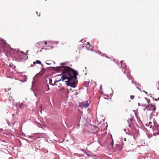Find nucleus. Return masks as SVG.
<instances>
[{"mask_svg":"<svg viewBox=\"0 0 159 159\" xmlns=\"http://www.w3.org/2000/svg\"><path fill=\"white\" fill-rule=\"evenodd\" d=\"M106 57H107L108 58H109V57H107V56H106Z\"/></svg>","mask_w":159,"mask_h":159,"instance_id":"51","label":"nucleus"},{"mask_svg":"<svg viewBox=\"0 0 159 159\" xmlns=\"http://www.w3.org/2000/svg\"><path fill=\"white\" fill-rule=\"evenodd\" d=\"M48 42L52 45H57L58 43V42L56 41H48Z\"/></svg>","mask_w":159,"mask_h":159,"instance_id":"11","label":"nucleus"},{"mask_svg":"<svg viewBox=\"0 0 159 159\" xmlns=\"http://www.w3.org/2000/svg\"><path fill=\"white\" fill-rule=\"evenodd\" d=\"M65 64V63H61V65H64Z\"/></svg>","mask_w":159,"mask_h":159,"instance_id":"38","label":"nucleus"},{"mask_svg":"<svg viewBox=\"0 0 159 159\" xmlns=\"http://www.w3.org/2000/svg\"><path fill=\"white\" fill-rule=\"evenodd\" d=\"M82 41H83V42H85V39H83L81 40L80 41V42H82Z\"/></svg>","mask_w":159,"mask_h":159,"instance_id":"31","label":"nucleus"},{"mask_svg":"<svg viewBox=\"0 0 159 159\" xmlns=\"http://www.w3.org/2000/svg\"><path fill=\"white\" fill-rule=\"evenodd\" d=\"M35 63L41 65L42 66L43 68V64H41V62L40 61L37 60L36 61V62H35Z\"/></svg>","mask_w":159,"mask_h":159,"instance_id":"14","label":"nucleus"},{"mask_svg":"<svg viewBox=\"0 0 159 159\" xmlns=\"http://www.w3.org/2000/svg\"><path fill=\"white\" fill-rule=\"evenodd\" d=\"M52 62L54 63V62L49 60V61H46V62H45V63L47 65H51L52 64Z\"/></svg>","mask_w":159,"mask_h":159,"instance_id":"13","label":"nucleus"},{"mask_svg":"<svg viewBox=\"0 0 159 159\" xmlns=\"http://www.w3.org/2000/svg\"><path fill=\"white\" fill-rule=\"evenodd\" d=\"M23 105L24 104L23 103H21L20 104L19 107H20V109L22 108V106H23Z\"/></svg>","mask_w":159,"mask_h":159,"instance_id":"19","label":"nucleus"},{"mask_svg":"<svg viewBox=\"0 0 159 159\" xmlns=\"http://www.w3.org/2000/svg\"><path fill=\"white\" fill-rule=\"evenodd\" d=\"M43 43L44 41H43L39 42L37 43V44H36V47H37V44H39V45H42L43 44Z\"/></svg>","mask_w":159,"mask_h":159,"instance_id":"16","label":"nucleus"},{"mask_svg":"<svg viewBox=\"0 0 159 159\" xmlns=\"http://www.w3.org/2000/svg\"><path fill=\"white\" fill-rule=\"evenodd\" d=\"M29 138H32V136H29Z\"/></svg>","mask_w":159,"mask_h":159,"instance_id":"45","label":"nucleus"},{"mask_svg":"<svg viewBox=\"0 0 159 159\" xmlns=\"http://www.w3.org/2000/svg\"><path fill=\"white\" fill-rule=\"evenodd\" d=\"M12 115V116H14V114H13Z\"/></svg>","mask_w":159,"mask_h":159,"instance_id":"52","label":"nucleus"},{"mask_svg":"<svg viewBox=\"0 0 159 159\" xmlns=\"http://www.w3.org/2000/svg\"><path fill=\"white\" fill-rule=\"evenodd\" d=\"M71 73V74L72 87L75 88L76 85L75 84V80L77 79V75H78V72L77 70H75L70 68Z\"/></svg>","mask_w":159,"mask_h":159,"instance_id":"2","label":"nucleus"},{"mask_svg":"<svg viewBox=\"0 0 159 159\" xmlns=\"http://www.w3.org/2000/svg\"><path fill=\"white\" fill-rule=\"evenodd\" d=\"M90 102L88 100L86 101V102L83 103V106L85 108H87L89 106Z\"/></svg>","mask_w":159,"mask_h":159,"instance_id":"6","label":"nucleus"},{"mask_svg":"<svg viewBox=\"0 0 159 159\" xmlns=\"http://www.w3.org/2000/svg\"><path fill=\"white\" fill-rule=\"evenodd\" d=\"M143 91L144 92V93H145L146 94H148V93L146 92V91H144V90H143Z\"/></svg>","mask_w":159,"mask_h":159,"instance_id":"37","label":"nucleus"},{"mask_svg":"<svg viewBox=\"0 0 159 159\" xmlns=\"http://www.w3.org/2000/svg\"><path fill=\"white\" fill-rule=\"evenodd\" d=\"M2 40L3 41H2L3 43H6L5 41L4 40H3L2 39Z\"/></svg>","mask_w":159,"mask_h":159,"instance_id":"39","label":"nucleus"},{"mask_svg":"<svg viewBox=\"0 0 159 159\" xmlns=\"http://www.w3.org/2000/svg\"><path fill=\"white\" fill-rule=\"evenodd\" d=\"M48 89H47V90H46V91H48Z\"/></svg>","mask_w":159,"mask_h":159,"instance_id":"54","label":"nucleus"},{"mask_svg":"<svg viewBox=\"0 0 159 159\" xmlns=\"http://www.w3.org/2000/svg\"><path fill=\"white\" fill-rule=\"evenodd\" d=\"M120 63H121V67L122 68L125 69V71H124V73L125 74L126 73V72H127V73H128V74H127V78H129V79L130 80V74L129 73V71L128 70V69H127L126 65L125 64V63H124V61H120Z\"/></svg>","mask_w":159,"mask_h":159,"instance_id":"3","label":"nucleus"},{"mask_svg":"<svg viewBox=\"0 0 159 159\" xmlns=\"http://www.w3.org/2000/svg\"><path fill=\"white\" fill-rule=\"evenodd\" d=\"M50 47V46L49 45H47L46 46V47Z\"/></svg>","mask_w":159,"mask_h":159,"instance_id":"46","label":"nucleus"},{"mask_svg":"<svg viewBox=\"0 0 159 159\" xmlns=\"http://www.w3.org/2000/svg\"><path fill=\"white\" fill-rule=\"evenodd\" d=\"M139 135V133L137 131L135 132V134H133V137L134 140H136V138Z\"/></svg>","mask_w":159,"mask_h":159,"instance_id":"10","label":"nucleus"},{"mask_svg":"<svg viewBox=\"0 0 159 159\" xmlns=\"http://www.w3.org/2000/svg\"><path fill=\"white\" fill-rule=\"evenodd\" d=\"M159 134V131L158 132V134H155L154 133H153V135L154 136H156V134L158 135Z\"/></svg>","mask_w":159,"mask_h":159,"instance_id":"33","label":"nucleus"},{"mask_svg":"<svg viewBox=\"0 0 159 159\" xmlns=\"http://www.w3.org/2000/svg\"><path fill=\"white\" fill-rule=\"evenodd\" d=\"M114 61H115V59H114Z\"/></svg>","mask_w":159,"mask_h":159,"instance_id":"56","label":"nucleus"},{"mask_svg":"<svg viewBox=\"0 0 159 159\" xmlns=\"http://www.w3.org/2000/svg\"><path fill=\"white\" fill-rule=\"evenodd\" d=\"M112 95H113V93L111 94V97L112 96Z\"/></svg>","mask_w":159,"mask_h":159,"instance_id":"50","label":"nucleus"},{"mask_svg":"<svg viewBox=\"0 0 159 159\" xmlns=\"http://www.w3.org/2000/svg\"><path fill=\"white\" fill-rule=\"evenodd\" d=\"M153 126L154 127L157 126V127H158V126L157 125V123H156V121L154 120H153Z\"/></svg>","mask_w":159,"mask_h":159,"instance_id":"15","label":"nucleus"},{"mask_svg":"<svg viewBox=\"0 0 159 159\" xmlns=\"http://www.w3.org/2000/svg\"><path fill=\"white\" fill-rule=\"evenodd\" d=\"M151 104H149V105H147L146 107H147V109L148 108H149V107H151Z\"/></svg>","mask_w":159,"mask_h":159,"instance_id":"25","label":"nucleus"},{"mask_svg":"<svg viewBox=\"0 0 159 159\" xmlns=\"http://www.w3.org/2000/svg\"><path fill=\"white\" fill-rule=\"evenodd\" d=\"M124 131H126V129H124Z\"/></svg>","mask_w":159,"mask_h":159,"instance_id":"49","label":"nucleus"},{"mask_svg":"<svg viewBox=\"0 0 159 159\" xmlns=\"http://www.w3.org/2000/svg\"><path fill=\"white\" fill-rule=\"evenodd\" d=\"M65 89L64 87H62L61 89H59V91H62L63 90H64Z\"/></svg>","mask_w":159,"mask_h":159,"instance_id":"24","label":"nucleus"},{"mask_svg":"<svg viewBox=\"0 0 159 159\" xmlns=\"http://www.w3.org/2000/svg\"><path fill=\"white\" fill-rule=\"evenodd\" d=\"M130 127H131V125H130V124H129V125H128Z\"/></svg>","mask_w":159,"mask_h":159,"instance_id":"44","label":"nucleus"},{"mask_svg":"<svg viewBox=\"0 0 159 159\" xmlns=\"http://www.w3.org/2000/svg\"><path fill=\"white\" fill-rule=\"evenodd\" d=\"M151 107H153V108H151V107H149L148 109H147V111H155L156 110V107L154 105H152V104H151Z\"/></svg>","mask_w":159,"mask_h":159,"instance_id":"8","label":"nucleus"},{"mask_svg":"<svg viewBox=\"0 0 159 159\" xmlns=\"http://www.w3.org/2000/svg\"><path fill=\"white\" fill-rule=\"evenodd\" d=\"M9 66H11V65L10 64V65H9Z\"/></svg>","mask_w":159,"mask_h":159,"instance_id":"53","label":"nucleus"},{"mask_svg":"<svg viewBox=\"0 0 159 159\" xmlns=\"http://www.w3.org/2000/svg\"><path fill=\"white\" fill-rule=\"evenodd\" d=\"M141 106H143V107L146 106V105L145 104H141Z\"/></svg>","mask_w":159,"mask_h":159,"instance_id":"32","label":"nucleus"},{"mask_svg":"<svg viewBox=\"0 0 159 159\" xmlns=\"http://www.w3.org/2000/svg\"><path fill=\"white\" fill-rule=\"evenodd\" d=\"M138 106H141V104H140V103H138Z\"/></svg>","mask_w":159,"mask_h":159,"instance_id":"43","label":"nucleus"},{"mask_svg":"<svg viewBox=\"0 0 159 159\" xmlns=\"http://www.w3.org/2000/svg\"><path fill=\"white\" fill-rule=\"evenodd\" d=\"M145 98L146 99H148V100H147V102L148 103H149V102H150V101L149 99H148L147 98Z\"/></svg>","mask_w":159,"mask_h":159,"instance_id":"28","label":"nucleus"},{"mask_svg":"<svg viewBox=\"0 0 159 159\" xmlns=\"http://www.w3.org/2000/svg\"><path fill=\"white\" fill-rule=\"evenodd\" d=\"M26 140H28L27 139H25Z\"/></svg>","mask_w":159,"mask_h":159,"instance_id":"55","label":"nucleus"},{"mask_svg":"<svg viewBox=\"0 0 159 159\" xmlns=\"http://www.w3.org/2000/svg\"><path fill=\"white\" fill-rule=\"evenodd\" d=\"M85 69H86V67H85Z\"/></svg>","mask_w":159,"mask_h":159,"instance_id":"59","label":"nucleus"},{"mask_svg":"<svg viewBox=\"0 0 159 159\" xmlns=\"http://www.w3.org/2000/svg\"><path fill=\"white\" fill-rule=\"evenodd\" d=\"M133 120V119L132 118H130L127 120V122L128 124H130L131 122Z\"/></svg>","mask_w":159,"mask_h":159,"instance_id":"17","label":"nucleus"},{"mask_svg":"<svg viewBox=\"0 0 159 159\" xmlns=\"http://www.w3.org/2000/svg\"><path fill=\"white\" fill-rule=\"evenodd\" d=\"M157 112H155V111H153L152 113H151L150 116V119L151 117L153 116H157Z\"/></svg>","mask_w":159,"mask_h":159,"instance_id":"7","label":"nucleus"},{"mask_svg":"<svg viewBox=\"0 0 159 159\" xmlns=\"http://www.w3.org/2000/svg\"><path fill=\"white\" fill-rule=\"evenodd\" d=\"M145 125L147 127H148L149 126V127L150 128H151L152 129L151 130H152V131L153 132H154V130H153V126H152V122H149V123L148 124H146Z\"/></svg>","mask_w":159,"mask_h":159,"instance_id":"9","label":"nucleus"},{"mask_svg":"<svg viewBox=\"0 0 159 159\" xmlns=\"http://www.w3.org/2000/svg\"><path fill=\"white\" fill-rule=\"evenodd\" d=\"M61 80H58L55 81H54V83H52V79H49V84H50V85H51L52 86H54L56 85V83L59 82Z\"/></svg>","mask_w":159,"mask_h":159,"instance_id":"5","label":"nucleus"},{"mask_svg":"<svg viewBox=\"0 0 159 159\" xmlns=\"http://www.w3.org/2000/svg\"><path fill=\"white\" fill-rule=\"evenodd\" d=\"M93 127L95 128V129H96L97 128V127L95 125H93Z\"/></svg>","mask_w":159,"mask_h":159,"instance_id":"35","label":"nucleus"},{"mask_svg":"<svg viewBox=\"0 0 159 159\" xmlns=\"http://www.w3.org/2000/svg\"><path fill=\"white\" fill-rule=\"evenodd\" d=\"M146 109H147V110L148 109H147V107H145L144 108V109L143 110H144V111H145V110H146Z\"/></svg>","mask_w":159,"mask_h":159,"instance_id":"36","label":"nucleus"},{"mask_svg":"<svg viewBox=\"0 0 159 159\" xmlns=\"http://www.w3.org/2000/svg\"><path fill=\"white\" fill-rule=\"evenodd\" d=\"M137 87V88L138 89H139V90H140L141 91V89H139V88H138V87Z\"/></svg>","mask_w":159,"mask_h":159,"instance_id":"41","label":"nucleus"},{"mask_svg":"<svg viewBox=\"0 0 159 159\" xmlns=\"http://www.w3.org/2000/svg\"><path fill=\"white\" fill-rule=\"evenodd\" d=\"M148 136L149 138H150L151 137H152V134H148Z\"/></svg>","mask_w":159,"mask_h":159,"instance_id":"23","label":"nucleus"},{"mask_svg":"<svg viewBox=\"0 0 159 159\" xmlns=\"http://www.w3.org/2000/svg\"><path fill=\"white\" fill-rule=\"evenodd\" d=\"M23 78L24 80V81H26V76L25 75H24L23 76Z\"/></svg>","mask_w":159,"mask_h":159,"instance_id":"21","label":"nucleus"},{"mask_svg":"<svg viewBox=\"0 0 159 159\" xmlns=\"http://www.w3.org/2000/svg\"><path fill=\"white\" fill-rule=\"evenodd\" d=\"M35 62H34L33 63V64H31L30 65V67H33L34 66V65H35Z\"/></svg>","mask_w":159,"mask_h":159,"instance_id":"18","label":"nucleus"},{"mask_svg":"<svg viewBox=\"0 0 159 159\" xmlns=\"http://www.w3.org/2000/svg\"><path fill=\"white\" fill-rule=\"evenodd\" d=\"M131 81H132V84H134V83L133 82V80H132Z\"/></svg>","mask_w":159,"mask_h":159,"instance_id":"48","label":"nucleus"},{"mask_svg":"<svg viewBox=\"0 0 159 159\" xmlns=\"http://www.w3.org/2000/svg\"><path fill=\"white\" fill-rule=\"evenodd\" d=\"M110 145H111L112 146H113V139H112V142L110 143Z\"/></svg>","mask_w":159,"mask_h":159,"instance_id":"26","label":"nucleus"},{"mask_svg":"<svg viewBox=\"0 0 159 159\" xmlns=\"http://www.w3.org/2000/svg\"><path fill=\"white\" fill-rule=\"evenodd\" d=\"M70 69V68L68 66H61L57 67L55 69L58 71H62V76L60 80L62 81L65 80H67V81H65L66 85L72 87L71 74Z\"/></svg>","mask_w":159,"mask_h":159,"instance_id":"1","label":"nucleus"},{"mask_svg":"<svg viewBox=\"0 0 159 159\" xmlns=\"http://www.w3.org/2000/svg\"><path fill=\"white\" fill-rule=\"evenodd\" d=\"M154 100H155L156 101H157L159 100V98L157 99H154V98H153Z\"/></svg>","mask_w":159,"mask_h":159,"instance_id":"29","label":"nucleus"},{"mask_svg":"<svg viewBox=\"0 0 159 159\" xmlns=\"http://www.w3.org/2000/svg\"><path fill=\"white\" fill-rule=\"evenodd\" d=\"M100 90H102V85H100Z\"/></svg>","mask_w":159,"mask_h":159,"instance_id":"34","label":"nucleus"},{"mask_svg":"<svg viewBox=\"0 0 159 159\" xmlns=\"http://www.w3.org/2000/svg\"><path fill=\"white\" fill-rule=\"evenodd\" d=\"M48 90H49L50 89V88L48 87Z\"/></svg>","mask_w":159,"mask_h":159,"instance_id":"42","label":"nucleus"},{"mask_svg":"<svg viewBox=\"0 0 159 159\" xmlns=\"http://www.w3.org/2000/svg\"><path fill=\"white\" fill-rule=\"evenodd\" d=\"M48 42H44V44L45 45H46L47 43H49H49H48Z\"/></svg>","mask_w":159,"mask_h":159,"instance_id":"30","label":"nucleus"},{"mask_svg":"<svg viewBox=\"0 0 159 159\" xmlns=\"http://www.w3.org/2000/svg\"><path fill=\"white\" fill-rule=\"evenodd\" d=\"M86 154L88 156H90V154H88L87 152H86Z\"/></svg>","mask_w":159,"mask_h":159,"instance_id":"40","label":"nucleus"},{"mask_svg":"<svg viewBox=\"0 0 159 159\" xmlns=\"http://www.w3.org/2000/svg\"><path fill=\"white\" fill-rule=\"evenodd\" d=\"M80 150L81 151H82V152H83L85 154H86V152H85L84 151V150L83 149H80Z\"/></svg>","mask_w":159,"mask_h":159,"instance_id":"20","label":"nucleus"},{"mask_svg":"<svg viewBox=\"0 0 159 159\" xmlns=\"http://www.w3.org/2000/svg\"><path fill=\"white\" fill-rule=\"evenodd\" d=\"M20 54H21V56L22 58L21 60V61H25L28 58V57L26 56L27 55V54L26 55L25 54V53L23 52V51H20Z\"/></svg>","mask_w":159,"mask_h":159,"instance_id":"4","label":"nucleus"},{"mask_svg":"<svg viewBox=\"0 0 159 159\" xmlns=\"http://www.w3.org/2000/svg\"><path fill=\"white\" fill-rule=\"evenodd\" d=\"M87 44H89V46H90V45H89V42H88V43H87Z\"/></svg>","mask_w":159,"mask_h":159,"instance_id":"47","label":"nucleus"},{"mask_svg":"<svg viewBox=\"0 0 159 159\" xmlns=\"http://www.w3.org/2000/svg\"><path fill=\"white\" fill-rule=\"evenodd\" d=\"M130 98L131 99H134V96H132V95H131L130 96Z\"/></svg>","mask_w":159,"mask_h":159,"instance_id":"27","label":"nucleus"},{"mask_svg":"<svg viewBox=\"0 0 159 159\" xmlns=\"http://www.w3.org/2000/svg\"><path fill=\"white\" fill-rule=\"evenodd\" d=\"M87 82L88 83V84H89V82H86V83H87Z\"/></svg>","mask_w":159,"mask_h":159,"instance_id":"57","label":"nucleus"},{"mask_svg":"<svg viewBox=\"0 0 159 159\" xmlns=\"http://www.w3.org/2000/svg\"><path fill=\"white\" fill-rule=\"evenodd\" d=\"M38 134H40V137L42 138H46L47 136V134L45 133H38Z\"/></svg>","mask_w":159,"mask_h":159,"instance_id":"12","label":"nucleus"},{"mask_svg":"<svg viewBox=\"0 0 159 159\" xmlns=\"http://www.w3.org/2000/svg\"><path fill=\"white\" fill-rule=\"evenodd\" d=\"M43 49V48H42L41 49Z\"/></svg>","mask_w":159,"mask_h":159,"instance_id":"60","label":"nucleus"},{"mask_svg":"<svg viewBox=\"0 0 159 159\" xmlns=\"http://www.w3.org/2000/svg\"><path fill=\"white\" fill-rule=\"evenodd\" d=\"M7 47L8 48L10 47L11 50H13V49L10 46V45L8 44H7Z\"/></svg>","mask_w":159,"mask_h":159,"instance_id":"22","label":"nucleus"},{"mask_svg":"<svg viewBox=\"0 0 159 159\" xmlns=\"http://www.w3.org/2000/svg\"><path fill=\"white\" fill-rule=\"evenodd\" d=\"M36 14H37L38 13V12H36Z\"/></svg>","mask_w":159,"mask_h":159,"instance_id":"58","label":"nucleus"}]
</instances>
